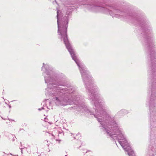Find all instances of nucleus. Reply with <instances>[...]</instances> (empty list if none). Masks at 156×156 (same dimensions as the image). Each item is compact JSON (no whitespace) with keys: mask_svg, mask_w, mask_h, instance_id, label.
<instances>
[{"mask_svg":"<svg viewBox=\"0 0 156 156\" xmlns=\"http://www.w3.org/2000/svg\"><path fill=\"white\" fill-rule=\"evenodd\" d=\"M94 8L95 9V12L101 11L106 13H108L109 12L110 14H111L110 12H109V10L106 8L98 6L95 7Z\"/></svg>","mask_w":156,"mask_h":156,"instance_id":"obj_2","label":"nucleus"},{"mask_svg":"<svg viewBox=\"0 0 156 156\" xmlns=\"http://www.w3.org/2000/svg\"><path fill=\"white\" fill-rule=\"evenodd\" d=\"M114 17H117V18H119L120 17L119 16V15H115L114 16Z\"/></svg>","mask_w":156,"mask_h":156,"instance_id":"obj_3","label":"nucleus"},{"mask_svg":"<svg viewBox=\"0 0 156 156\" xmlns=\"http://www.w3.org/2000/svg\"><path fill=\"white\" fill-rule=\"evenodd\" d=\"M58 10L57 12V19L58 33V34L60 35L61 39H63L64 42L72 58H76V56L74 52L69 43L67 37V31L68 21L67 20L66 21L67 23L65 25H63V23H61L62 24L61 25L58 19Z\"/></svg>","mask_w":156,"mask_h":156,"instance_id":"obj_1","label":"nucleus"}]
</instances>
